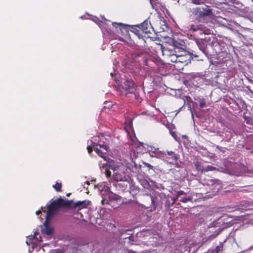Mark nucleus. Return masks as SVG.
Masks as SVG:
<instances>
[{
    "instance_id": "nucleus-1",
    "label": "nucleus",
    "mask_w": 253,
    "mask_h": 253,
    "mask_svg": "<svg viewBox=\"0 0 253 253\" xmlns=\"http://www.w3.org/2000/svg\"><path fill=\"white\" fill-rule=\"evenodd\" d=\"M86 204L85 201H79L76 203H73L72 201L64 200L61 198L53 201L50 205L48 206V210L45 215L46 220L45 221L44 225H45L48 219L56 213L58 209L60 207H66L78 208L79 210H80L84 208ZM45 233L48 235H51L53 233L52 228L47 225H45Z\"/></svg>"
},
{
    "instance_id": "nucleus-2",
    "label": "nucleus",
    "mask_w": 253,
    "mask_h": 253,
    "mask_svg": "<svg viewBox=\"0 0 253 253\" xmlns=\"http://www.w3.org/2000/svg\"><path fill=\"white\" fill-rule=\"evenodd\" d=\"M106 140L102 133L96 136V141H98L97 143H96V153L103 159V161H101L98 164L102 172H104L107 177H110L111 172L108 169L110 165L108 161V157L106 155L108 148Z\"/></svg>"
},
{
    "instance_id": "nucleus-3",
    "label": "nucleus",
    "mask_w": 253,
    "mask_h": 253,
    "mask_svg": "<svg viewBox=\"0 0 253 253\" xmlns=\"http://www.w3.org/2000/svg\"><path fill=\"white\" fill-rule=\"evenodd\" d=\"M226 46V45L224 42L213 40L210 42L209 45V48H210L209 55L212 56L213 58L217 59L216 62L217 63L224 62V59L228 56Z\"/></svg>"
},
{
    "instance_id": "nucleus-4",
    "label": "nucleus",
    "mask_w": 253,
    "mask_h": 253,
    "mask_svg": "<svg viewBox=\"0 0 253 253\" xmlns=\"http://www.w3.org/2000/svg\"><path fill=\"white\" fill-rule=\"evenodd\" d=\"M96 188H98L100 196L101 198V202L103 205L105 204L111 205L113 201H118L121 199L120 196L111 192L109 188L107 186L104 185L103 187L101 186L98 187L96 185Z\"/></svg>"
},
{
    "instance_id": "nucleus-5",
    "label": "nucleus",
    "mask_w": 253,
    "mask_h": 253,
    "mask_svg": "<svg viewBox=\"0 0 253 253\" xmlns=\"http://www.w3.org/2000/svg\"><path fill=\"white\" fill-rule=\"evenodd\" d=\"M212 13V10L210 8L196 7L192 8L190 18L192 20H196L199 21L201 18L206 16H210Z\"/></svg>"
},
{
    "instance_id": "nucleus-6",
    "label": "nucleus",
    "mask_w": 253,
    "mask_h": 253,
    "mask_svg": "<svg viewBox=\"0 0 253 253\" xmlns=\"http://www.w3.org/2000/svg\"><path fill=\"white\" fill-rule=\"evenodd\" d=\"M180 49L178 47L170 46L169 47H162V52L164 58L167 60L168 63L172 62L175 59L177 51Z\"/></svg>"
},
{
    "instance_id": "nucleus-7",
    "label": "nucleus",
    "mask_w": 253,
    "mask_h": 253,
    "mask_svg": "<svg viewBox=\"0 0 253 253\" xmlns=\"http://www.w3.org/2000/svg\"><path fill=\"white\" fill-rule=\"evenodd\" d=\"M126 169L124 166L118 167L114 169L113 178L117 181H130V177L126 173Z\"/></svg>"
},
{
    "instance_id": "nucleus-8",
    "label": "nucleus",
    "mask_w": 253,
    "mask_h": 253,
    "mask_svg": "<svg viewBox=\"0 0 253 253\" xmlns=\"http://www.w3.org/2000/svg\"><path fill=\"white\" fill-rule=\"evenodd\" d=\"M188 27L190 31L196 32L199 35H208L210 33V30L204 24H201L200 21L193 20Z\"/></svg>"
},
{
    "instance_id": "nucleus-9",
    "label": "nucleus",
    "mask_w": 253,
    "mask_h": 253,
    "mask_svg": "<svg viewBox=\"0 0 253 253\" xmlns=\"http://www.w3.org/2000/svg\"><path fill=\"white\" fill-rule=\"evenodd\" d=\"M115 80H116V83L119 84L120 89H123L125 91H127L129 93H131V90L132 89L133 87V83L131 80L123 79L121 78V80L116 79L115 77Z\"/></svg>"
},
{
    "instance_id": "nucleus-10",
    "label": "nucleus",
    "mask_w": 253,
    "mask_h": 253,
    "mask_svg": "<svg viewBox=\"0 0 253 253\" xmlns=\"http://www.w3.org/2000/svg\"><path fill=\"white\" fill-rule=\"evenodd\" d=\"M163 155L164 157L160 159L163 160L165 162L170 164H174L177 163L178 157L174 152L167 151V153L163 152Z\"/></svg>"
},
{
    "instance_id": "nucleus-11",
    "label": "nucleus",
    "mask_w": 253,
    "mask_h": 253,
    "mask_svg": "<svg viewBox=\"0 0 253 253\" xmlns=\"http://www.w3.org/2000/svg\"><path fill=\"white\" fill-rule=\"evenodd\" d=\"M197 44L199 49L206 56L210 55V48H209V43H207L206 40H203L202 39L197 42Z\"/></svg>"
},
{
    "instance_id": "nucleus-12",
    "label": "nucleus",
    "mask_w": 253,
    "mask_h": 253,
    "mask_svg": "<svg viewBox=\"0 0 253 253\" xmlns=\"http://www.w3.org/2000/svg\"><path fill=\"white\" fill-rule=\"evenodd\" d=\"M151 157H154L158 159L163 158V152L160 151L159 148H155L152 146H149L147 148Z\"/></svg>"
},
{
    "instance_id": "nucleus-13",
    "label": "nucleus",
    "mask_w": 253,
    "mask_h": 253,
    "mask_svg": "<svg viewBox=\"0 0 253 253\" xmlns=\"http://www.w3.org/2000/svg\"><path fill=\"white\" fill-rule=\"evenodd\" d=\"M126 186L127 187V186H129V192L131 193L132 195H136L137 192H139V188L135 185L134 182L131 180V179H130V181H127L126 183Z\"/></svg>"
},
{
    "instance_id": "nucleus-14",
    "label": "nucleus",
    "mask_w": 253,
    "mask_h": 253,
    "mask_svg": "<svg viewBox=\"0 0 253 253\" xmlns=\"http://www.w3.org/2000/svg\"><path fill=\"white\" fill-rule=\"evenodd\" d=\"M188 57V55H179L177 54L176 55V60L175 59L173 63H177V62H180V63H187V60L186 59Z\"/></svg>"
},
{
    "instance_id": "nucleus-15",
    "label": "nucleus",
    "mask_w": 253,
    "mask_h": 253,
    "mask_svg": "<svg viewBox=\"0 0 253 253\" xmlns=\"http://www.w3.org/2000/svg\"><path fill=\"white\" fill-rule=\"evenodd\" d=\"M186 4L189 5L192 3L195 4H201L204 2L203 0H186ZM177 2L180 4H183L182 3V0H178Z\"/></svg>"
},
{
    "instance_id": "nucleus-16",
    "label": "nucleus",
    "mask_w": 253,
    "mask_h": 253,
    "mask_svg": "<svg viewBox=\"0 0 253 253\" xmlns=\"http://www.w3.org/2000/svg\"><path fill=\"white\" fill-rule=\"evenodd\" d=\"M131 167L128 166V168L134 172H137L140 169L141 166L137 165L136 163L132 160Z\"/></svg>"
},
{
    "instance_id": "nucleus-17",
    "label": "nucleus",
    "mask_w": 253,
    "mask_h": 253,
    "mask_svg": "<svg viewBox=\"0 0 253 253\" xmlns=\"http://www.w3.org/2000/svg\"><path fill=\"white\" fill-rule=\"evenodd\" d=\"M227 238L225 239L223 242L220 243V245L216 247V248L211 250L210 253H218L220 251L223 249V244L226 242Z\"/></svg>"
},
{
    "instance_id": "nucleus-18",
    "label": "nucleus",
    "mask_w": 253,
    "mask_h": 253,
    "mask_svg": "<svg viewBox=\"0 0 253 253\" xmlns=\"http://www.w3.org/2000/svg\"><path fill=\"white\" fill-rule=\"evenodd\" d=\"M87 144V149L88 153L89 154H90L91 152L92 151L93 148L94 147L93 138H92V139L88 140Z\"/></svg>"
},
{
    "instance_id": "nucleus-19",
    "label": "nucleus",
    "mask_w": 253,
    "mask_h": 253,
    "mask_svg": "<svg viewBox=\"0 0 253 253\" xmlns=\"http://www.w3.org/2000/svg\"><path fill=\"white\" fill-rule=\"evenodd\" d=\"M194 167L196 168L197 171L201 172L204 170V167L202 165L201 162L197 161L194 163Z\"/></svg>"
},
{
    "instance_id": "nucleus-20",
    "label": "nucleus",
    "mask_w": 253,
    "mask_h": 253,
    "mask_svg": "<svg viewBox=\"0 0 253 253\" xmlns=\"http://www.w3.org/2000/svg\"><path fill=\"white\" fill-rule=\"evenodd\" d=\"M195 100L199 103L200 107L201 108H204L206 106V102L203 97H194Z\"/></svg>"
},
{
    "instance_id": "nucleus-21",
    "label": "nucleus",
    "mask_w": 253,
    "mask_h": 253,
    "mask_svg": "<svg viewBox=\"0 0 253 253\" xmlns=\"http://www.w3.org/2000/svg\"><path fill=\"white\" fill-rule=\"evenodd\" d=\"M38 234V232H35L33 236H30L27 237L26 243L28 245H30L32 243V240L34 238H37V235Z\"/></svg>"
},
{
    "instance_id": "nucleus-22",
    "label": "nucleus",
    "mask_w": 253,
    "mask_h": 253,
    "mask_svg": "<svg viewBox=\"0 0 253 253\" xmlns=\"http://www.w3.org/2000/svg\"><path fill=\"white\" fill-rule=\"evenodd\" d=\"M140 26L142 31L144 33H148V32H150V31L148 30V23L147 21H145L143 23H142Z\"/></svg>"
},
{
    "instance_id": "nucleus-23",
    "label": "nucleus",
    "mask_w": 253,
    "mask_h": 253,
    "mask_svg": "<svg viewBox=\"0 0 253 253\" xmlns=\"http://www.w3.org/2000/svg\"><path fill=\"white\" fill-rule=\"evenodd\" d=\"M80 18L81 19H84V18L89 19L91 20L92 21H94V16L93 15H90L89 14H88L87 13L84 15L81 16L80 17Z\"/></svg>"
},
{
    "instance_id": "nucleus-24",
    "label": "nucleus",
    "mask_w": 253,
    "mask_h": 253,
    "mask_svg": "<svg viewBox=\"0 0 253 253\" xmlns=\"http://www.w3.org/2000/svg\"><path fill=\"white\" fill-rule=\"evenodd\" d=\"M192 200V197H191L190 196H186V197L181 198L179 201L183 203H186L188 201H191Z\"/></svg>"
},
{
    "instance_id": "nucleus-25",
    "label": "nucleus",
    "mask_w": 253,
    "mask_h": 253,
    "mask_svg": "<svg viewBox=\"0 0 253 253\" xmlns=\"http://www.w3.org/2000/svg\"><path fill=\"white\" fill-rule=\"evenodd\" d=\"M222 231V229L218 228L217 230L215 232V233L209 236L210 239H213L215 238Z\"/></svg>"
},
{
    "instance_id": "nucleus-26",
    "label": "nucleus",
    "mask_w": 253,
    "mask_h": 253,
    "mask_svg": "<svg viewBox=\"0 0 253 253\" xmlns=\"http://www.w3.org/2000/svg\"><path fill=\"white\" fill-rule=\"evenodd\" d=\"M140 183L144 188H149L150 187L149 183L146 180H142Z\"/></svg>"
},
{
    "instance_id": "nucleus-27",
    "label": "nucleus",
    "mask_w": 253,
    "mask_h": 253,
    "mask_svg": "<svg viewBox=\"0 0 253 253\" xmlns=\"http://www.w3.org/2000/svg\"><path fill=\"white\" fill-rule=\"evenodd\" d=\"M215 169H216V168L215 167H212L211 166H208L206 167H204V171H213V170H215Z\"/></svg>"
},
{
    "instance_id": "nucleus-28",
    "label": "nucleus",
    "mask_w": 253,
    "mask_h": 253,
    "mask_svg": "<svg viewBox=\"0 0 253 253\" xmlns=\"http://www.w3.org/2000/svg\"><path fill=\"white\" fill-rule=\"evenodd\" d=\"M53 187L56 189L57 191H60L61 184L60 183L57 182L56 184L53 185Z\"/></svg>"
},
{
    "instance_id": "nucleus-29",
    "label": "nucleus",
    "mask_w": 253,
    "mask_h": 253,
    "mask_svg": "<svg viewBox=\"0 0 253 253\" xmlns=\"http://www.w3.org/2000/svg\"><path fill=\"white\" fill-rule=\"evenodd\" d=\"M112 25L113 26L117 27V26H119L120 27H124L125 25L122 23H116V22H113L112 23Z\"/></svg>"
},
{
    "instance_id": "nucleus-30",
    "label": "nucleus",
    "mask_w": 253,
    "mask_h": 253,
    "mask_svg": "<svg viewBox=\"0 0 253 253\" xmlns=\"http://www.w3.org/2000/svg\"><path fill=\"white\" fill-rule=\"evenodd\" d=\"M143 164L144 166H145L146 167L148 168L149 169H153V166H151L150 164H149L147 163L143 162Z\"/></svg>"
},
{
    "instance_id": "nucleus-31",
    "label": "nucleus",
    "mask_w": 253,
    "mask_h": 253,
    "mask_svg": "<svg viewBox=\"0 0 253 253\" xmlns=\"http://www.w3.org/2000/svg\"><path fill=\"white\" fill-rule=\"evenodd\" d=\"M139 56V54L137 53H134L132 55V57L134 60L136 59V58Z\"/></svg>"
},
{
    "instance_id": "nucleus-32",
    "label": "nucleus",
    "mask_w": 253,
    "mask_h": 253,
    "mask_svg": "<svg viewBox=\"0 0 253 253\" xmlns=\"http://www.w3.org/2000/svg\"><path fill=\"white\" fill-rule=\"evenodd\" d=\"M188 108H189V110L190 111V112H191V113L192 117V118H194V117H193V111H192V109H191V108L190 105H189V107H188Z\"/></svg>"
},
{
    "instance_id": "nucleus-33",
    "label": "nucleus",
    "mask_w": 253,
    "mask_h": 253,
    "mask_svg": "<svg viewBox=\"0 0 253 253\" xmlns=\"http://www.w3.org/2000/svg\"><path fill=\"white\" fill-rule=\"evenodd\" d=\"M110 75H111V76H112V77H114V76H116L117 75V74H116V72L115 71H114V73H113V72H111V73H110Z\"/></svg>"
},
{
    "instance_id": "nucleus-34",
    "label": "nucleus",
    "mask_w": 253,
    "mask_h": 253,
    "mask_svg": "<svg viewBox=\"0 0 253 253\" xmlns=\"http://www.w3.org/2000/svg\"><path fill=\"white\" fill-rule=\"evenodd\" d=\"M184 193V192L183 191H179L177 192V195L179 196L181 195H182Z\"/></svg>"
},
{
    "instance_id": "nucleus-35",
    "label": "nucleus",
    "mask_w": 253,
    "mask_h": 253,
    "mask_svg": "<svg viewBox=\"0 0 253 253\" xmlns=\"http://www.w3.org/2000/svg\"><path fill=\"white\" fill-rule=\"evenodd\" d=\"M143 62L146 65H148V63H147V62H148V60L147 59H145V58H143Z\"/></svg>"
},
{
    "instance_id": "nucleus-36",
    "label": "nucleus",
    "mask_w": 253,
    "mask_h": 253,
    "mask_svg": "<svg viewBox=\"0 0 253 253\" xmlns=\"http://www.w3.org/2000/svg\"><path fill=\"white\" fill-rule=\"evenodd\" d=\"M129 240L130 241H133V236L132 234H131L130 236L128 237Z\"/></svg>"
},
{
    "instance_id": "nucleus-37",
    "label": "nucleus",
    "mask_w": 253,
    "mask_h": 253,
    "mask_svg": "<svg viewBox=\"0 0 253 253\" xmlns=\"http://www.w3.org/2000/svg\"><path fill=\"white\" fill-rule=\"evenodd\" d=\"M125 231L124 229H121V230H119V232H120V235H121V236H122V235L124 234V232H125Z\"/></svg>"
},
{
    "instance_id": "nucleus-38",
    "label": "nucleus",
    "mask_w": 253,
    "mask_h": 253,
    "mask_svg": "<svg viewBox=\"0 0 253 253\" xmlns=\"http://www.w3.org/2000/svg\"><path fill=\"white\" fill-rule=\"evenodd\" d=\"M127 252L128 253H136L134 251L130 250H128Z\"/></svg>"
},
{
    "instance_id": "nucleus-39",
    "label": "nucleus",
    "mask_w": 253,
    "mask_h": 253,
    "mask_svg": "<svg viewBox=\"0 0 253 253\" xmlns=\"http://www.w3.org/2000/svg\"><path fill=\"white\" fill-rule=\"evenodd\" d=\"M42 212V211H40V210H39L38 211H36V214L37 215H39L40 213H41Z\"/></svg>"
},
{
    "instance_id": "nucleus-40",
    "label": "nucleus",
    "mask_w": 253,
    "mask_h": 253,
    "mask_svg": "<svg viewBox=\"0 0 253 253\" xmlns=\"http://www.w3.org/2000/svg\"><path fill=\"white\" fill-rule=\"evenodd\" d=\"M153 0H150V3H151V5H152V7H153V8H154V5H153V3H152V1H153Z\"/></svg>"
},
{
    "instance_id": "nucleus-41",
    "label": "nucleus",
    "mask_w": 253,
    "mask_h": 253,
    "mask_svg": "<svg viewBox=\"0 0 253 253\" xmlns=\"http://www.w3.org/2000/svg\"><path fill=\"white\" fill-rule=\"evenodd\" d=\"M151 199L152 203L153 204L154 202V199L152 197H151Z\"/></svg>"
},
{
    "instance_id": "nucleus-42",
    "label": "nucleus",
    "mask_w": 253,
    "mask_h": 253,
    "mask_svg": "<svg viewBox=\"0 0 253 253\" xmlns=\"http://www.w3.org/2000/svg\"><path fill=\"white\" fill-rule=\"evenodd\" d=\"M194 56L195 57H198V56L197 55L195 54V55H194Z\"/></svg>"
},
{
    "instance_id": "nucleus-43",
    "label": "nucleus",
    "mask_w": 253,
    "mask_h": 253,
    "mask_svg": "<svg viewBox=\"0 0 253 253\" xmlns=\"http://www.w3.org/2000/svg\"><path fill=\"white\" fill-rule=\"evenodd\" d=\"M86 183H87V184H89L88 181H87V182H86Z\"/></svg>"
}]
</instances>
